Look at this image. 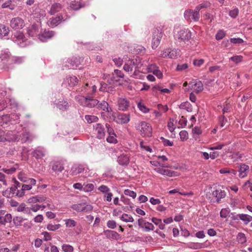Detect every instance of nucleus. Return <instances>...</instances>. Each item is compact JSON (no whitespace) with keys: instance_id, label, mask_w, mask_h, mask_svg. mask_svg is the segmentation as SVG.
Returning a JSON list of instances; mask_svg holds the SVG:
<instances>
[{"instance_id":"18","label":"nucleus","mask_w":252,"mask_h":252,"mask_svg":"<svg viewBox=\"0 0 252 252\" xmlns=\"http://www.w3.org/2000/svg\"><path fill=\"white\" fill-rule=\"evenodd\" d=\"M55 32L53 31H44V32L40 35H39V39L44 41L46 39H49L53 37L54 35Z\"/></svg>"},{"instance_id":"55","label":"nucleus","mask_w":252,"mask_h":252,"mask_svg":"<svg viewBox=\"0 0 252 252\" xmlns=\"http://www.w3.org/2000/svg\"><path fill=\"white\" fill-rule=\"evenodd\" d=\"M168 58H176L179 54H177V52L175 50H172L171 51H168Z\"/></svg>"},{"instance_id":"1","label":"nucleus","mask_w":252,"mask_h":252,"mask_svg":"<svg viewBox=\"0 0 252 252\" xmlns=\"http://www.w3.org/2000/svg\"><path fill=\"white\" fill-rule=\"evenodd\" d=\"M137 128L140 131L141 134L143 136H152V128L149 124L145 122H141L137 126Z\"/></svg>"},{"instance_id":"31","label":"nucleus","mask_w":252,"mask_h":252,"mask_svg":"<svg viewBox=\"0 0 252 252\" xmlns=\"http://www.w3.org/2000/svg\"><path fill=\"white\" fill-rule=\"evenodd\" d=\"M11 56V54L9 52L7 51H4L1 53L0 55V59L2 61H7Z\"/></svg>"},{"instance_id":"52","label":"nucleus","mask_w":252,"mask_h":252,"mask_svg":"<svg viewBox=\"0 0 252 252\" xmlns=\"http://www.w3.org/2000/svg\"><path fill=\"white\" fill-rule=\"evenodd\" d=\"M160 138L162 140L164 146H172L173 145V143L170 141L169 140L166 139L163 137H161Z\"/></svg>"},{"instance_id":"53","label":"nucleus","mask_w":252,"mask_h":252,"mask_svg":"<svg viewBox=\"0 0 252 252\" xmlns=\"http://www.w3.org/2000/svg\"><path fill=\"white\" fill-rule=\"evenodd\" d=\"M16 170V168L14 167H11L9 169L2 168L1 169L2 171H3L4 172H5L8 174H11L13 173L14 172H15Z\"/></svg>"},{"instance_id":"30","label":"nucleus","mask_w":252,"mask_h":252,"mask_svg":"<svg viewBox=\"0 0 252 252\" xmlns=\"http://www.w3.org/2000/svg\"><path fill=\"white\" fill-rule=\"evenodd\" d=\"M63 169V164L58 161L55 162L52 166V170L56 172H61Z\"/></svg>"},{"instance_id":"46","label":"nucleus","mask_w":252,"mask_h":252,"mask_svg":"<svg viewBox=\"0 0 252 252\" xmlns=\"http://www.w3.org/2000/svg\"><path fill=\"white\" fill-rule=\"evenodd\" d=\"M116 136L114 135H109V136L107 138V141L109 143H116L117 142V140L116 138Z\"/></svg>"},{"instance_id":"32","label":"nucleus","mask_w":252,"mask_h":252,"mask_svg":"<svg viewBox=\"0 0 252 252\" xmlns=\"http://www.w3.org/2000/svg\"><path fill=\"white\" fill-rule=\"evenodd\" d=\"M67 79L68 85L70 87L75 86L78 82V79L75 76H70Z\"/></svg>"},{"instance_id":"26","label":"nucleus","mask_w":252,"mask_h":252,"mask_svg":"<svg viewBox=\"0 0 252 252\" xmlns=\"http://www.w3.org/2000/svg\"><path fill=\"white\" fill-rule=\"evenodd\" d=\"M9 32V28L4 25H0V36H7Z\"/></svg>"},{"instance_id":"35","label":"nucleus","mask_w":252,"mask_h":252,"mask_svg":"<svg viewBox=\"0 0 252 252\" xmlns=\"http://www.w3.org/2000/svg\"><path fill=\"white\" fill-rule=\"evenodd\" d=\"M10 120V116L8 115H3L0 117V126H3L4 124H6Z\"/></svg>"},{"instance_id":"64","label":"nucleus","mask_w":252,"mask_h":252,"mask_svg":"<svg viewBox=\"0 0 252 252\" xmlns=\"http://www.w3.org/2000/svg\"><path fill=\"white\" fill-rule=\"evenodd\" d=\"M187 121L184 116H182L179 121V124L182 126H185L187 125Z\"/></svg>"},{"instance_id":"51","label":"nucleus","mask_w":252,"mask_h":252,"mask_svg":"<svg viewBox=\"0 0 252 252\" xmlns=\"http://www.w3.org/2000/svg\"><path fill=\"white\" fill-rule=\"evenodd\" d=\"M138 107L139 109L141 111H142L143 112H144L145 113L148 112L149 111V109L148 108H147L146 107V106H145L144 105L142 104L140 102L138 104Z\"/></svg>"},{"instance_id":"39","label":"nucleus","mask_w":252,"mask_h":252,"mask_svg":"<svg viewBox=\"0 0 252 252\" xmlns=\"http://www.w3.org/2000/svg\"><path fill=\"white\" fill-rule=\"evenodd\" d=\"M61 226V225L60 224H49L47 226V228L48 230L50 231H55L58 229H59Z\"/></svg>"},{"instance_id":"28","label":"nucleus","mask_w":252,"mask_h":252,"mask_svg":"<svg viewBox=\"0 0 252 252\" xmlns=\"http://www.w3.org/2000/svg\"><path fill=\"white\" fill-rule=\"evenodd\" d=\"M239 219L243 220L245 224H248L252 220V217L246 214H240Z\"/></svg>"},{"instance_id":"36","label":"nucleus","mask_w":252,"mask_h":252,"mask_svg":"<svg viewBox=\"0 0 252 252\" xmlns=\"http://www.w3.org/2000/svg\"><path fill=\"white\" fill-rule=\"evenodd\" d=\"M70 67L72 68H74L78 66V65L80 64V62L78 59L75 58L70 60Z\"/></svg>"},{"instance_id":"56","label":"nucleus","mask_w":252,"mask_h":252,"mask_svg":"<svg viewBox=\"0 0 252 252\" xmlns=\"http://www.w3.org/2000/svg\"><path fill=\"white\" fill-rule=\"evenodd\" d=\"M230 41L234 44H241L244 42L243 40L240 38H232L230 39Z\"/></svg>"},{"instance_id":"34","label":"nucleus","mask_w":252,"mask_h":252,"mask_svg":"<svg viewBox=\"0 0 252 252\" xmlns=\"http://www.w3.org/2000/svg\"><path fill=\"white\" fill-rule=\"evenodd\" d=\"M121 220L125 222H133L134 221V219L133 218L126 214H124L120 217Z\"/></svg>"},{"instance_id":"14","label":"nucleus","mask_w":252,"mask_h":252,"mask_svg":"<svg viewBox=\"0 0 252 252\" xmlns=\"http://www.w3.org/2000/svg\"><path fill=\"white\" fill-rule=\"evenodd\" d=\"M129 120V115L119 114L118 116L116 122L118 123L125 124L128 123Z\"/></svg>"},{"instance_id":"59","label":"nucleus","mask_w":252,"mask_h":252,"mask_svg":"<svg viewBox=\"0 0 252 252\" xmlns=\"http://www.w3.org/2000/svg\"><path fill=\"white\" fill-rule=\"evenodd\" d=\"M105 126H106V127L107 128V132H108V134L109 135H114L115 136V134L114 133V130L108 124H106Z\"/></svg>"},{"instance_id":"12","label":"nucleus","mask_w":252,"mask_h":252,"mask_svg":"<svg viewBox=\"0 0 252 252\" xmlns=\"http://www.w3.org/2000/svg\"><path fill=\"white\" fill-rule=\"evenodd\" d=\"M212 195L216 198L217 202L220 203V199L225 197V192L221 189H216L213 192Z\"/></svg>"},{"instance_id":"2","label":"nucleus","mask_w":252,"mask_h":252,"mask_svg":"<svg viewBox=\"0 0 252 252\" xmlns=\"http://www.w3.org/2000/svg\"><path fill=\"white\" fill-rule=\"evenodd\" d=\"M162 37V32L158 28H156L153 32V38L152 47L156 49L159 45L160 40Z\"/></svg>"},{"instance_id":"13","label":"nucleus","mask_w":252,"mask_h":252,"mask_svg":"<svg viewBox=\"0 0 252 252\" xmlns=\"http://www.w3.org/2000/svg\"><path fill=\"white\" fill-rule=\"evenodd\" d=\"M117 161L121 165L126 166L129 162V157L126 155H121L118 157Z\"/></svg>"},{"instance_id":"43","label":"nucleus","mask_w":252,"mask_h":252,"mask_svg":"<svg viewBox=\"0 0 252 252\" xmlns=\"http://www.w3.org/2000/svg\"><path fill=\"white\" fill-rule=\"evenodd\" d=\"M124 193L126 195H128L132 197L133 198H135L136 196V192L130 190V189H127L124 191Z\"/></svg>"},{"instance_id":"62","label":"nucleus","mask_w":252,"mask_h":252,"mask_svg":"<svg viewBox=\"0 0 252 252\" xmlns=\"http://www.w3.org/2000/svg\"><path fill=\"white\" fill-rule=\"evenodd\" d=\"M18 179L22 182L27 183L28 182V178L25 176L22 173H20L18 175Z\"/></svg>"},{"instance_id":"7","label":"nucleus","mask_w":252,"mask_h":252,"mask_svg":"<svg viewBox=\"0 0 252 252\" xmlns=\"http://www.w3.org/2000/svg\"><path fill=\"white\" fill-rule=\"evenodd\" d=\"M191 86L190 89L193 90L196 93H199L203 90V85L202 83L197 80H193L189 83Z\"/></svg>"},{"instance_id":"37","label":"nucleus","mask_w":252,"mask_h":252,"mask_svg":"<svg viewBox=\"0 0 252 252\" xmlns=\"http://www.w3.org/2000/svg\"><path fill=\"white\" fill-rule=\"evenodd\" d=\"M64 221L65 222L66 226L68 227H74L76 224V221L72 219H66L64 220Z\"/></svg>"},{"instance_id":"6","label":"nucleus","mask_w":252,"mask_h":252,"mask_svg":"<svg viewBox=\"0 0 252 252\" xmlns=\"http://www.w3.org/2000/svg\"><path fill=\"white\" fill-rule=\"evenodd\" d=\"M72 208L78 212H87L91 211L92 210L93 207L90 205L86 204L85 203H80L72 205Z\"/></svg>"},{"instance_id":"57","label":"nucleus","mask_w":252,"mask_h":252,"mask_svg":"<svg viewBox=\"0 0 252 252\" xmlns=\"http://www.w3.org/2000/svg\"><path fill=\"white\" fill-rule=\"evenodd\" d=\"M239 10L237 8H235L233 10H231L229 12V15L233 18H235L236 17L238 14Z\"/></svg>"},{"instance_id":"24","label":"nucleus","mask_w":252,"mask_h":252,"mask_svg":"<svg viewBox=\"0 0 252 252\" xmlns=\"http://www.w3.org/2000/svg\"><path fill=\"white\" fill-rule=\"evenodd\" d=\"M45 200V197L43 196H35L32 197L30 198L28 200V202L31 203H36L37 202H42Z\"/></svg>"},{"instance_id":"40","label":"nucleus","mask_w":252,"mask_h":252,"mask_svg":"<svg viewBox=\"0 0 252 252\" xmlns=\"http://www.w3.org/2000/svg\"><path fill=\"white\" fill-rule=\"evenodd\" d=\"M17 210L18 212H23L25 210L26 212H30V209L28 208L26 209V205L24 203L21 204L17 208Z\"/></svg>"},{"instance_id":"61","label":"nucleus","mask_w":252,"mask_h":252,"mask_svg":"<svg viewBox=\"0 0 252 252\" xmlns=\"http://www.w3.org/2000/svg\"><path fill=\"white\" fill-rule=\"evenodd\" d=\"M94 188V186L92 184H88L84 187V190L86 191H90L93 190Z\"/></svg>"},{"instance_id":"41","label":"nucleus","mask_w":252,"mask_h":252,"mask_svg":"<svg viewBox=\"0 0 252 252\" xmlns=\"http://www.w3.org/2000/svg\"><path fill=\"white\" fill-rule=\"evenodd\" d=\"M13 222L16 226H20L23 220V219L21 217H16L13 219Z\"/></svg>"},{"instance_id":"21","label":"nucleus","mask_w":252,"mask_h":252,"mask_svg":"<svg viewBox=\"0 0 252 252\" xmlns=\"http://www.w3.org/2000/svg\"><path fill=\"white\" fill-rule=\"evenodd\" d=\"M84 170V168L81 165L75 166L71 168L72 174L73 175H76L79 173H82Z\"/></svg>"},{"instance_id":"29","label":"nucleus","mask_w":252,"mask_h":252,"mask_svg":"<svg viewBox=\"0 0 252 252\" xmlns=\"http://www.w3.org/2000/svg\"><path fill=\"white\" fill-rule=\"evenodd\" d=\"M129 64L132 67L133 66H135V68H138L139 65L141 64L140 58L138 57H136V58L129 61Z\"/></svg>"},{"instance_id":"45","label":"nucleus","mask_w":252,"mask_h":252,"mask_svg":"<svg viewBox=\"0 0 252 252\" xmlns=\"http://www.w3.org/2000/svg\"><path fill=\"white\" fill-rule=\"evenodd\" d=\"M243 57L241 56H235L230 58V60L234 62L235 63H238L242 61Z\"/></svg>"},{"instance_id":"58","label":"nucleus","mask_w":252,"mask_h":252,"mask_svg":"<svg viewBox=\"0 0 252 252\" xmlns=\"http://www.w3.org/2000/svg\"><path fill=\"white\" fill-rule=\"evenodd\" d=\"M188 67L187 63H184L182 64H178L177 66V70L178 71H182Z\"/></svg>"},{"instance_id":"33","label":"nucleus","mask_w":252,"mask_h":252,"mask_svg":"<svg viewBox=\"0 0 252 252\" xmlns=\"http://www.w3.org/2000/svg\"><path fill=\"white\" fill-rule=\"evenodd\" d=\"M70 6L71 9L74 10H77L80 8L84 7V5H82L81 4V3L78 2L72 1L70 3Z\"/></svg>"},{"instance_id":"49","label":"nucleus","mask_w":252,"mask_h":252,"mask_svg":"<svg viewBox=\"0 0 252 252\" xmlns=\"http://www.w3.org/2000/svg\"><path fill=\"white\" fill-rule=\"evenodd\" d=\"M144 227L147 231L153 230L154 229L153 224L149 222H144Z\"/></svg>"},{"instance_id":"17","label":"nucleus","mask_w":252,"mask_h":252,"mask_svg":"<svg viewBox=\"0 0 252 252\" xmlns=\"http://www.w3.org/2000/svg\"><path fill=\"white\" fill-rule=\"evenodd\" d=\"M32 188V187L30 185L23 184L22 185L21 189L17 190L16 195L19 197H22L24 195L25 190H30Z\"/></svg>"},{"instance_id":"54","label":"nucleus","mask_w":252,"mask_h":252,"mask_svg":"<svg viewBox=\"0 0 252 252\" xmlns=\"http://www.w3.org/2000/svg\"><path fill=\"white\" fill-rule=\"evenodd\" d=\"M107 226L111 229H114L116 227V222L113 220H108L107 223Z\"/></svg>"},{"instance_id":"38","label":"nucleus","mask_w":252,"mask_h":252,"mask_svg":"<svg viewBox=\"0 0 252 252\" xmlns=\"http://www.w3.org/2000/svg\"><path fill=\"white\" fill-rule=\"evenodd\" d=\"M85 119L87 121L88 123L91 124L93 122H96L98 118L95 116H90L87 115L85 116Z\"/></svg>"},{"instance_id":"50","label":"nucleus","mask_w":252,"mask_h":252,"mask_svg":"<svg viewBox=\"0 0 252 252\" xmlns=\"http://www.w3.org/2000/svg\"><path fill=\"white\" fill-rule=\"evenodd\" d=\"M225 36L224 32L222 31H219L216 35V38L217 40H220L223 38V37Z\"/></svg>"},{"instance_id":"5","label":"nucleus","mask_w":252,"mask_h":252,"mask_svg":"<svg viewBox=\"0 0 252 252\" xmlns=\"http://www.w3.org/2000/svg\"><path fill=\"white\" fill-rule=\"evenodd\" d=\"M24 26V20L20 17L12 18L10 21V27L15 30L22 29Z\"/></svg>"},{"instance_id":"19","label":"nucleus","mask_w":252,"mask_h":252,"mask_svg":"<svg viewBox=\"0 0 252 252\" xmlns=\"http://www.w3.org/2000/svg\"><path fill=\"white\" fill-rule=\"evenodd\" d=\"M63 20V15H58L56 17H52L50 18L49 22L51 25L52 26H57L59 24V23Z\"/></svg>"},{"instance_id":"27","label":"nucleus","mask_w":252,"mask_h":252,"mask_svg":"<svg viewBox=\"0 0 252 252\" xmlns=\"http://www.w3.org/2000/svg\"><path fill=\"white\" fill-rule=\"evenodd\" d=\"M56 105L58 108L63 110H66L68 106L67 102L64 100L60 101L58 103H56Z\"/></svg>"},{"instance_id":"25","label":"nucleus","mask_w":252,"mask_h":252,"mask_svg":"<svg viewBox=\"0 0 252 252\" xmlns=\"http://www.w3.org/2000/svg\"><path fill=\"white\" fill-rule=\"evenodd\" d=\"M32 155L37 159L42 158L45 156L44 152L41 149H36L32 153Z\"/></svg>"},{"instance_id":"22","label":"nucleus","mask_w":252,"mask_h":252,"mask_svg":"<svg viewBox=\"0 0 252 252\" xmlns=\"http://www.w3.org/2000/svg\"><path fill=\"white\" fill-rule=\"evenodd\" d=\"M249 169L248 165L246 164H242L240 166L239 169V176L241 178H243L247 175L246 171Z\"/></svg>"},{"instance_id":"47","label":"nucleus","mask_w":252,"mask_h":252,"mask_svg":"<svg viewBox=\"0 0 252 252\" xmlns=\"http://www.w3.org/2000/svg\"><path fill=\"white\" fill-rule=\"evenodd\" d=\"M238 241L239 243L243 244L246 241V238L244 234L239 233L238 236Z\"/></svg>"},{"instance_id":"15","label":"nucleus","mask_w":252,"mask_h":252,"mask_svg":"<svg viewBox=\"0 0 252 252\" xmlns=\"http://www.w3.org/2000/svg\"><path fill=\"white\" fill-rule=\"evenodd\" d=\"M118 105L120 110L125 111L129 106V102L125 98H120L118 100Z\"/></svg>"},{"instance_id":"44","label":"nucleus","mask_w":252,"mask_h":252,"mask_svg":"<svg viewBox=\"0 0 252 252\" xmlns=\"http://www.w3.org/2000/svg\"><path fill=\"white\" fill-rule=\"evenodd\" d=\"M62 249L65 252H72L73 250V248L71 246L66 244L63 245Z\"/></svg>"},{"instance_id":"9","label":"nucleus","mask_w":252,"mask_h":252,"mask_svg":"<svg viewBox=\"0 0 252 252\" xmlns=\"http://www.w3.org/2000/svg\"><path fill=\"white\" fill-rule=\"evenodd\" d=\"M94 128L97 132L96 137L98 139H102L104 137V129L100 124H96L94 126Z\"/></svg>"},{"instance_id":"10","label":"nucleus","mask_w":252,"mask_h":252,"mask_svg":"<svg viewBox=\"0 0 252 252\" xmlns=\"http://www.w3.org/2000/svg\"><path fill=\"white\" fill-rule=\"evenodd\" d=\"M155 170L161 175H166L169 177L173 176L175 174L174 171L165 169L162 168H157L155 169Z\"/></svg>"},{"instance_id":"23","label":"nucleus","mask_w":252,"mask_h":252,"mask_svg":"<svg viewBox=\"0 0 252 252\" xmlns=\"http://www.w3.org/2000/svg\"><path fill=\"white\" fill-rule=\"evenodd\" d=\"M108 103L105 101H103L101 103H98L97 107L99 109L105 111L106 112H109L111 110V108H109Z\"/></svg>"},{"instance_id":"11","label":"nucleus","mask_w":252,"mask_h":252,"mask_svg":"<svg viewBox=\"0 0 252 252\" xmlns=\"http://www.w3.org/2000/svg\"><path fill=\"white\" fill-rule=\"evenodd\" d=\"M104 234L107 238L118 240L120 238V235L116 231L106 230L104 231Z\"/></svg>"},{"instance_id":"8","label":"nucleus","mask_w":252,"mask_h":252,"mask_svg":"<svg viewBox=\"0 0 252 252\" xmlns=\"http://www.w3.org/2000/svg\"><path fill=\"white\" fill-rule=\"evenodd\" d=\"M177 37L182 41L188 40L191 37V32L189 30H182L178 32Z\"/></svg>"},{"instance_id":"48","label":"nucleus","mask_w":252,"mask_h":252,"mask_svg":"<svg viewBox=\"0 0 252 252\" xmlns=\"http://www.w3.org/2000/svg\"><path fill=\"white\" fill-rule=\"evenodd\" d=\"M44 252H59V251L55 246H52L50 248L47 247L44 250Z\"/></svg>"},{"instance_id":"3","label":"nucleus","mask_w":252,"mask_h":252,"mask_svg":"<svg viewBox=\"0 0 252 252\" xmlns=\"http://www.w3.org/2000/svg\"><path fill=\"white\" fill-rule=\"evenodd\" d=\"M79 101H81L82 105L89 108H93L94 106H97L98 101L97 99H93L91 97H84L81 96L79 99Z\"/></svg>"},{"instance_id":"20","label":"nucleus","mask_w":252,"mask_h":252,"mask_svg":"<svg viewBox=\"0 0 252 252\" xmlns=\"http://www.w3.org/2000/svg\"><path fill=\"white\" fill-rule=\"evenodd\" d=\"M32 139V134L28 131H24L22 134L21 141L22 142H26L27 141H31Z\"/></svg>"},{"instance_id":"42","label":"nucleus","mask_w":252,"mask_h":252,"mask_svg":"<svg viewBox=\"0 0 252 252\" xmlns=\"http://www.w3.org/2000/svg\"><path fill=\"white\" fill-rule=\"evenodd\" d=\"M179 135L182 141L186 140L188 138V133L186 130H182L180 131Z\"/></svg>"},{"instance_id":"16","label":"nucleus","mask_w":252,"mask_h":252,"mask_svg":"<svg viewBox=\"0 0 252 252\" xmlns=\"http://www.w3.org/2000/svg\"><path fill=\"white\" fill-rule=\"evenodd\" d=\"M62 8L63 6L60 3H55L51 5L49 12L51 15H54L57 12L60 11Z\"/></svg>"},{"instance_id":"63","label":"nucleus","mask_w":252,"mask_h":252,"mask_svg":"<svg viewBox=\"0 0 252 252\" xmlns=\"http://www.w3.org/2000/svg\"><path fill=\"white\" fill-rule=\"evenodd\" d=\"M13 36H14L12 37L13 39L16 38L18 39H22L24 37V34L21 32H17L15 34H14Z\"/></svg>"},{"instance_id":"4","label":"nucleus","mask_w":252,"mask_h":252,"mask_svg":"<svg viewBox=\"0 0 252 252\" xmlns=\"http://www.w3.org/2000/svg\"><path fill=\"white\" fill-rule=\"evenodd\" d=\"M184 17L188 21L192 19L194 21H198L200 18V14L195 10L193 11L192 10L189 9L185 11Z\"/></svg>"},{"instance_id":"60","label":"nucleus","mask_w":252,"mask_h":252,"mask_svg":"<svg viewBox=\"0 0 252 252\" xmlns=\"http://www.w3.org/2000/svg\"><path fill=\"white\" fill-rule=\"evenodd\" d=\"M113 61L118 66H120L123 62V60L120 58H115L113 59Z\"/></svg>"}]
</instances>
